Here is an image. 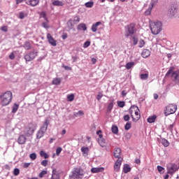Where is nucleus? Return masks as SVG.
I'll use <instances>...</instances> for the list:
<instances>
[{"label": "nucleus", "instance_id": "nucleus-35", "mask_svg": "<svg viewBox=\"0 0 179 179\" xmlns=\"http://www.w3.org/2000/svg\"><path fill=\"white\" fill-rule=\"evenodd\" d=\"M94 5V2L93 1H89L85 3V6L86 8H93Z\"/></svg>", "mask_w": 179, "mask_h": 179}, {"label": "nucleus", "instance_id": "nucleus-48", "mask_svg": "<svg viewBox=\"0 0 179 179\" xmlns=\"http://www.w3.org/2000/svg\"><path fill=\"white\" fill-rule=\"evenodd\" d=\"M45 174H47V171H42L39 175H38V177L40 178H43V177H44L45 176Z\"/></svg>", "mask_w": 179, "mask_h": 179}, {"label": "nucleus", "instance_id": "nucleus-51", "mask_svg": "<svg viewBox=\"0 0 179 179\" xmlns=\"http://www.w3.org/2000/svg\"><path fill=\"white\" fill-rule=\"evenodd\" d=\"M152 9L150 7H148V9L145 12V16H149L150 13H152Z\"/></svg>", "mask_w": 179, "mask_h": 179}, {"label": "nucleus", "instance_id": "nucleus-19", "mask_svg": "<svg viewBox=\"0 0 179 179\" xmlns=\"http://www.w3.org/2000/svg\"><path fill=\"white\" fill-rule=\"evenodd\" d=\"M171 76H172L173 80L179 81V72L178 71L173 72Z\"/></svg>", "mask_w": 179, "mask_h": 179}, {"label": "nucleus", "instance_id": "nucleus-26", "mask_svg": "<svg viewBox=\"0 0 179 179\" xmlns=\"http://www.w3.org/2000/svg\"><path fill=\"white\" fill-rule=\"evenodd\" d=\"M53 6H64V3L59 0H55L52 2Z\"/></svg>", "mask_w": 179, "mask_h": 179}, {"label": "nucleus", "instance_id": "nucleus-46", "mask_svg": "<svg viewBox=\"0 0 179 179\" xmlns=\"http://www.w3.org/2000/svg\"><path fill=\"white\" fill-rule=\"evenodd\" d=\"M41 166H43V167H47L48 164V160L44 159L41 162Z\"/></svg>", "mask_w": 179, "mask_h": 179}, {"label": "nucleus", "instance_id": "nucleus-2", "mask_svg": "<svg viewBox=\"0 0 179 179\" xmlns=\"http://www.w3.org/2000/svg\"><path fill=\"white\" fill-rule=\"evenodd\" d=\"M129 113L134 122H136L141 120V113L138 106H131L129 110Z\"/></svg>", "mask_w": 179, "mask_h": 179}, {"label": "nucleus", "instance_id": "nucleus-36", "mask_svg": "<svg viewBox=\"0 0 179 179\" xmlns=\"http://www.w3.org/2000/svg\"><path fill=\"white\" fill-rule=\"evenodd\" d=\"M17 110H19V104L14 103V105L13 106L12 113H16V111H17Z\"/></svg>", "mask_w": 179, "mask_h": 179}, {"label": "nucleus", "instance_id": "nucleus-30", "mask_svg": "<svg viewBox=\"0 0 179 179\" xmlns=\"http://www.w3.org/2000/svg\"><path fill=\"white\" fill-rule=\"evenodd\" d=\"M158 0H151L149 7L153 9L155 5H157Z\"/></svg>", "mask_w": 179, "mask_h": 179}, {"label": "nucleus", "instance_id": "nucleus-31", "mask_svg": "<svg viewBox=\"0 0 179 179\" xmlns=\"http://www.w3.org/2000/svg\"><path fill=\"white\" fill-rule=\"evenodd\" d=\"M161 142L163 146H164L165 148H167V146H169L170 145V143H169V141H167L165 138H163Z\"/></svg>", "mask_w": 179, "mask_h": 179}, {"label": "nucleus", "instance_id": "nucleus-57", "mask_svg": "<svg viewBox=\"0 0 179 179\" xmlns=\"http://www.w3.org/2000/svg\"><path fill=\"white\" fill-rule=\"evenodd\" d=\"M0 29L1 30V31H8V26H2Z\"/></svg>", "mask_w": 179, "mask_h": 179}, {"label": "nucleus", "instance_id": "nucleus-40", "mask_svg": "<svg viewBox=\"0 0 179 179\" xmlns=\"http://www.w3.org/2000/svg\"><path fill=\"white\" fill-rule=\"evenodd\" d=\"M134 65H135V63L134 62H129L126 64V69H131V68H132Z\"/></svg>", "mask_w": 179, "mask_h": 179}, {"label": "nucleus", "instance_id": "nucleus-6", "mask_svg": "<svg viewBox=\"0 0 179 179\" xmlns=\"http://www.w3.org/2000/svg\"><path fill=\"white\" fill-rule=\"evenodd\" d=\"M176 111H177V106L173 104H169L165 108L164 115H166V117H167V115H170L171 114H174Z\"/></svg>", "mask_w": 179, "mask_h": 179}, {"label": "nucleus", "instance_id": "nucleus-4", "mask_svg": "<svg viewBox=\"0 0 179 179\" xmlns=\"http://www.w3.org/2000/svg\"><path fill=\"white\" fill-rule=\"evenodd\" d=\"M71 177L73 179H83L85 177V171L82 168H75Z\"/></svg>", "mask_w": 179, "mask_h": 179}, {"label": "nucleus", "instance_id": "nucleus-58", "mask_svg": "<svg viewBox=\"0 0 179 179\" xmlns=\"http://www.w3.org/2000/svg\"><path fill=\"white\" fill-rule=\"evenodd\" d=\"M133 43L134 45H136V44H138V38H136V36H133Z\"/></svg>", "mask_w": 179, "mask_h": 179}, {"label": "nucleus", "instance_id": "nucleus-52", "mask_svg": "<svg viewBox=\"0 0 179 179\" xmlns=\"http://www.w3.org/2000/svg\"><path fill=\"white\" fill-rule=\"evenodd\" d=\"M20 174V170L19 169H15L13 171L14 176H19Z\"/></svg>", "mask_w": 179, "mask_h": 179}, {"label": "nucleus", "instance_id": "nucleus-64", "mask_svg": "<svg viewBox=\"0 0 179 179\" xmlns=\"http://www.w3.org/2000/svg\"><path fill=\"white\" fill-rule=\"evenodd\" d=\"M9 58L10 59H13L15 58V53H13V52H12L10 55H9Z\"/></svg>", "mask_w": 179, "mask_h": 179}, {"label": "nucleus", "instance_id": "nucleus-16", "mask_svg": "<svg viewBox=\"0 0 179 179\" xmlns=\"http://www.w3.org/2000/svg\"><path fill=\"white\" fill-rule=\"evenodd\" d=\"M100 24H101V22H97L95 24H92V26L91 27L92 31H93V33H96V31H97V29H98L99 26H100Z\"/></svg>", "mask_w": 179, "mask_h": 179}, {"label": "nucleus", "instance_id": "nucleus-56", "mask_svg": "<svg viewBox=\"0 0 179 179\" xmlns=\"http://www.w3.org/2000/svg\"><path fill=\"white\" fill-rule=\"evenodd\" d=\"M143 45H145V41H143V39H141L139 41V47H140V48H142V47H143Z\"/></svg>", "mask_w": 179, "mask_h": 179}, {"label": "nucleus", "instance_id": "nucleus-60", "mask_svg": "<svg viewBox=\"0 0 179 179\" xmlns=\"http://www.w3.org/2000/svg\"><path fill=\"white\" fill-rule=\"evenodd\" d=\"M90 45V41H86L83 47L84 48H87V47H89Z\"/></svg>", "mask_w": 179, "mask_h": 179}, {"label": "nucleus", "instance_id": "nucleus-59", "mask_svg": "<svg viewBox=\"0 0 179 179\" xmlns=\"http://www.w3.org/2000/svg\"><path fill=\"white\" fill-rule=\"evenodd\" d=\"M42 128H46V130L48 128V120H46L45 122H44L43 126L42 127Z\"/></svg>", "mask_w": 179, "mask_h": 179}, {"label": "nucleus", "instance_id": "nucleus-62", "mask_svg": "<svg viewBox=\"0 0 179 179\" xmlns=\"http://www.w3.org/2000/svg\"><path fill=\"white\" fill-rule=\"evenodd\" d=\"M63 68L66 70V71H72V67H69L68 66H63Z\"/></svg>", "mask_w": 179, "mask_h": 179}, {"label": "nucleus", "instance_id": "nucleus-5", "mask_svg": "<svg viewBox=\"0 0 179 179\" xmlns=\"http://www.w3.org/2000/svg\"><path fill=\"white\" fill-rule=\"evenodd\" d=\"M126 37H129V36H134L136 33V24L135 23H131L125 27Z\"/></svg>", "mask_w": 179, "mask_h": 179}, {"label": "nucleus", "instance_id": "nucleus-18", "mask_svg": "<svg viewBox=\"0 0 179 179\" xmlns=\"http://www.w3.org/2000/svg\"><path fill=\"white\" fill-rule=\"evenodd\" d=\"M17 141L20 145H24L26 143V137L24 135H21L18 138Z\"/></svg>", "mask_w": 179, "mask_h": 179}, {"label": "nucleus", "instance_id": "nucleus-10", "mask_svg": "<svg viewBox=\"0 0 179 179\" xmlns=\"http://www.w3.org/2000/svg\"><path fill=\"white\" fill-rule=\"evenodd\" d=\"M25 3L29 5V6H37L40 3V0H24Z\"/></svg>", "mask_w": 179, "mask_h": 179}, {"label": "nucleus", "instance_id": "nucleus-44", "mask_svg": "<svg viewBox=\"0 0 179 179\" xmlns=\"http://www.w3.org/2000/svg\"><path fill=\"white\" fill-rule=\"evenodd\" d=\"M131 127H132L131 122H127L124 126V129H126V131H128L129 129H131Z\"/></svg>", "mask_w": 179, "mask_h": 179}, {"label": "nucleus", "instance_id": "nucleus-13", "mask_svg": "<svg viewBox=\"0 0 179 179\" xmlns=\"http://www.w3.org/2000/svg\"><path fill=\"white\" fill-rule=\"evenodd\" d=\"M122 164V158L117 159V160L116 161L114 165L115 171H120V169Z\"/></svg>", "mask_w": 179, "mask_h": 179}, {"label": "nucleus", "instance_id": "nucleus-37", "mask_svg": "<svg viewBox=\"0 0 179 179\" xmlns=\"http://www.w3.org/2000/svg\"><path fill=\"white\" fill-rule=\"evenodd\" d=\"M74 24H75V22L72 20H69L67 22V26L68 27H69V29H72Z\"/></svg>", "mask_w": 179, "mask_h": 179}, {"label": "nucleus", "instance_id": "nucleus-50", "mask_svg": "<svg viewBox=\"0 0 179 179\" xmlns=\"http://www.w3.org/2000/svg\"><path fill=\"white\" fill-rule=\"evenodd\" d=\"M61 152H62V148L58 147L56 150L57 156H59V155L61 154Z\"/></svg>", "mask_w": 179, "mask_h": 179}, {"label": "nucleus", "instance_id": "nucleus-25", "mask_svg": "<svg viewBox=\"0 0 179 179\" xmlns=\"http://www.w3.org/2000/svg\"><path fill=\"white\" fill-rule=\"evenodd\" d=\"M156 118H157L156 115H153L152 116L148 117L147 121L148 122H149V124H152V122H155V121H156Z\"/></svg>", "mask_w": 179, "mask_h": 179}, {"label": "nucleus", "instance_id": "nucleus-38", "mask_svg": "<svg viewBox=\"0 0 179 179\" xmlns=\"http://www.w3.org/2000/svg\"><path fill=\"white\" fill-rule=\"evenodd\" d=\"M23 47L25 50H30L31 45L29 42H25Z\"/></svg>", "mask_w": 179, "mask_h": 179}, {"label": "nucleus", "instance_id": "nucleus-28", "mask_svg": "<svg viewBox=\"0 0 179 179\" xmlns=\"http://www.w3.org/2000/svg\"><path fill=\"white\" fill-rule=\"evenodd\" d=\"M171 15H176L177 13V6H172L169 10Z\"/></svg>", "mask_w": 179, "mask_h": 179}, {"label": "nucleus", "instance_id": "nucleus-42", "mask_svg": "<svg viewBox=\"0 0 179 179\" xmlns=\"http://www.w3.org/2000/svg\"><path fill=\"white\" fill-rule=\"evenodd\" d=\"M140 78L143 80H146V79H148V78H149V74H148V73L141 74Z\"/></svg>", "mask_w": 179, "mask_h": 179}, {"label": "nucleus", "instance_id": "nucleus-17", "mask_svg": "<svg viewBox=\"0 0 179 179\" xmlns=\"http://www.w3.org/2000/svg\"><path fill=\"white\" fill-rule=\"evenodd\" d=\"M143 58H148L150 56V50L148 49H144L141 53Z\"/></svg>", "mask_w": 179, "mask_h": 179}, {"label": "nucleus", "instance_id": "nucleus-27", "mask_svg": "<svg viewBox=\"0 0 179 179\" xmlns=\"http://www.w3.org/2000/svg\"><path fill=\"white\" fill-rule=\"evenodd\" d=\"M123 171L125 174H127V173H129V171H131V167L129 166V165L124 164L123 167Z\"/></svg>", "mask_w": 179, "mask_h": 179}, {"label": "nucleus", "instance_id": "nucleus-43", "mask_svg": "<svg viewBox=\"0 0 179 179\" xmlns=\"http://www.w3.org/2000/svg\"><path fill=\"white\" fill-rule=\"evenodd\" d=\"M111 129L113 134H118V127L117 126H113Z\"/></svg>", "mask_w": 179, "mask_h": 179}, {"label": "nucleus", "instance_id": "nucleus-41", "mask_svg": "<svg viewBox=\"0 0 179 179\" xmlns=\"http://www.w3.org/2000/svg\"><path fill=\"white\" fill-rule=\"evenodd\" d=\"M114 107V103L113 102H110L108 105V112L111 113V110H113Z\"/></svg>", "mask_w": 179, "mask_h": 179}, {"label": "nucleus", "instance_id": "nucleus-14", "mask_svg": "<svg viewBox=\"0 0 179 179\" xmlns=\"http://www.w3.org/2000/svg\"><path fill=\"white\" fill-rule=\"evenodd\" d=\"M113 156L116 159H121V157H120L121 156V149L115 148L113 150Z\"/></svg>", "mask_w": 179, "mask_h": 179}, {"label": "nucleus", "instance_id": "nucleus-15", "mask_svg": "<svg viewBox=\"0 0 179 179\" xmlns=\"http://www.w3.org/2000/svg\"><path fill=\"white\" fill-rule=\"evenodd\" d=\"M98 142L102 148H104V145H106V139L103 138L102 134H99V138H98Z\"/></svg>", "mask_w": 179, "mask_h": 179}, {"label": "nucleus", "instance_id": "nucleus-32", "mask_svg": "<svg viewBox=\"0 0 179 179\" xmlns=\"http://www.w3.org/2000/svg\"><path fill=\"white\" fill-rule=\"evenodd\" d=\"M49 23L50 21H48V19L47 20H45V22L42 23L43 27H44V29H48L50 27Z\"/></svg>", "mask_w": 179, "mask_h": 179}, {"label": "nucleus", "instance_id": "nucleus-23", "mask_svg": "<svg viewBox=\"0 0 179 179\" xmlns=\"http://www.w3.org/2000/svg\"><path fill=\"white\" fill-rule=\"evenodd\" d=\"M78 30H83V31H86L87 30V27H86L85 24L81 23L78 25Z\"/></svg>", "mask_w": 179, "mask_h": 179}, {"label": "nucleus", "instance_id": "nucleus-1", "mask_svg": "<svg viewBox=\"0 0 179 179\" xmlns=\"http://www.w3.org/2000/svg\"><path fill=\"white\" fill-rule=\"evenodd\" d=\"M0 97L1 99V104L3 107H5L6 106H9V104L12 103V99H13V95L12 94V92L7 91Z\"/></svg>", "mask_w": 179, "mask_h": 179}, {"label": "nucleus", "instance_id": "nucleus-7", "mask_svg": "<svg viewBox=\"0 0 179 179\" xmlns=\"http://www.w3.org/2000/svg\"><path fill=\"white\" fill-rule=\"evenodd\" d=\"M168 174H174L176 171H178V166L176 164L169 163L166 167Z\"/></svg>", "mask_w": 179, "mask_h": 179}, {"label": "nucleus", "instance_id": "nucleus-39", "mask_svg": "<svg viewBox=\"0 0 179 179\" xmlns=\"http://www.w3.org/2000/svg\"><path fill=\"white\" fill-rule=\"evenodd\" d=\"M117 106L120 107V108L125 107V101H119L117 102Z\"/></svg>", "mask_w": 179, "mask_h": 179}, {"label": "nucleus", "instance_id": "nucleus-29", "mask_svg": "<svg viewBox=\"0 0 179 179\" xmlns=\"http://www.w3.org/2000/svg\"><path fill=\"white\" fill-rule=\"evenodd\" d=\"M40 156L41 157H44V159H48V157H50V155H48V154H47V152H44L43 150L40 152Z\"/></svg>", "mask_w": 179, "mask_h": 179}, {"label": "nucleus", "instance_id": "nucleus-45", "mask_svg": "<svg viewBox=\"0 0 179 179\" xmlns=\"http://www.w3.org/2000/svg\"><path fill=\"white\" fill-rule=\"evenodd\" d=\"M29 157L31 160H36L37 159V155L36 153H31L29 155Z\"/></svg>", "mask_w": 179, "mask_h": 179}, {"label": "nucleus", "instance_id": "nucleus-9", "mask_svg": "<svg viewBox=\"0 0 179 179\" xmlns=\"http://www.w3.org/2000/svg\"><path fill=\"white\" fill-rule=\"evenodd\" d=\"M36 131V126L33 123H29L28 126L26 127V135H33Z\"/></svg>", "mask_w": 179, "mask_h": 179}, {"label": "nucleus", "instance_id": "nucleus-21", "mask_svg": "<svg viewBox=\"0 0 179 179\" xmlns=\"http://www.w3.org/2000/svg\"><path fill=\"white\" fill-rule=\"evenodd\" d=\"M81 152L83 156L86 157L89 155V148L88 147H83L81 148Z\"/></svg>", "mask_w": 179, "mask_h": 179}, {"label": "nucleus", "instance_id": "nucleus-34", "mask_svg": "<svg viewBox=\"0 0 179 179\" xmlns=\"http://www.w3.org/2000/svg\"><path fill=\"white\" fill-rule=\"evenodd\" d=\"M68 101H73L75 100V95L73 94L67 95Z\"/></svg>", "mask_w": 179, "mask_h": 179}, {"label": "nucleus", "instance_id": "nucleus-33", "mask_svg": "<svg viewBox=\"0 0 179 179\" xmlns=\"http://www.w3.org/2000/svg\"><path fill=\"white\" fill-rule=\"evenodd\" d=\"M82 115H85L83 110H79L78 112L73 114V117H82Z\"/></svg>", "mask_w": 179, "mask_h": 179}, {"label": "nucleus", "instance_id": "nucleus-3", "mask_svg": "<svg viewBox=\"0 0 179 179\" xmlns=\"http://www.w3.org/2000/svg\"><path fill=\"white\" fill-rule=\"evenodd\" d=\"M150 27L152 34L155 36L159 34L162 31V22H151Z\"/></svg>", "mask_w": 179, "mask_h": 179}, {"label": "nucleus", "instance_id": "nucleus-47", "mask_svg": "<svg viewBox=\"0 0 179 179\" xmlns=\"http://www.w3.org/2000/svg\"><path fill=\"white\" fill-rule=\"evenodd\" d=\"M40 17H43L45 20H47L48 18H47V15L45 14V12H41L40 13Z\"/></svg>", "mask_w": 179, "mask_h": 179}, {"label": "nucleus", "instance_id": "nucleus-63", "mask_svg": "<svg viewBox=\"0 0 179 179\" xmlns=\"http://www.w3.org/2000/svg\"><path fill=\"white\" fill-rule=\"evenodd\" d=\"M124 120L125 121H129V120H130L129 115H124Z\"/></svg>", "mask_w": 179, "mask_h": 179}, {"label": "nucleus", "instance_id": "nucleus-61", "mask_svg": "<svg viewBox=\"0 0 179 179\" xmlns=\"http://www.w3.org/2000/svg\"><path fill=\"white\" fill-rule=\"evenodd\" d=\"M157 170L159 173H162V171H163L164 170V169L163 168V166H157Z\"/></svg>", "mask_w": 179, "mask_h": 179}, {"label": "nucleus", "instance_id": "nucleus-54", "mask_svg": "<svg viewBox=\"0 0 179 179\" xmlns=\"http://www.w3.org/2000/svg\"><path fill=\"white\" fill-rule=\"evenodd\" d=\"M101 97H103V93L101 92H99L96 96V99L98 101L101 100Z\"/></svg>", "mask_w": 179, "mask_h": 179}, {"label": "nucleus", "instance_id": "nucleus-11", "mask_svg": "<svg viewBox=\"0 0 179 179\" xmlns=\"http://www.w3.org/2000/svg\"><path fill=\"white\" fill-rule=\"evenodd\" d=\"M47 131V127H41V129L37 132L36 138L37 139H41L43 136H44V134H45Z\"/></svg>", "mask_w": 179, "mask_h": 179}, {"label": "nucleus", "instance_id": "nucleus-24", "mask_svg": "<svg viewBox=\"0 0 179 179\" xmlns=\"http://www.w3.org/2000/svg\"><path fill=\"white\" fill-rule=\"evenodd\" d=\"M62 80L59 78H56L52 80V85H56V86H58L59 85H61Z\"/></svg>", "mask_w": 179, "mask_h": 179}, {"label": "nucleus", "instance_id": "nucleus-22", "mask_svg": "<svg viewBox=\"0 0 179 179\" xmlns=\"http://www.w3.org/2000/svg\"><path fill=\"white\" fill-rule=\"evenodd\" d=\"M91 171L92 173H101L103 171H104V168L103 167H99V168H92L91 169Z\"/></svg>", "mask_w": 179, "mask_h": 179}, {"label": "nucleus", "instance_id": "nucleus-8", "mask_svg": "<svg viewBox=\"0 0 179 179\" xmlns=\"http://www.w3.org/2000/svg\"><path fill=\"white\" fill-rule=\"evenodd\" d=\"M37 57V53L36 51H32L28 54H27L24 58L25 59V61H27V62H30V61H33V59H34V58H36Z\"/></svg>", "mask_w": 179, "mask_h": 179}, {"label": "nucleus", "instance_id": "nucleus-49", "mask_svg": "<svg viewBox=\"0 0 179 179\" xmlns=\"http://www.w3.org/2000/svg\"><path fill=\"white\" fill-rule=\"evenodd\" d=\"M73 22L75 23H79L80 22V17L79 16L74 17Z\"/></svg>", "mask_w": 179, "mask_h": 179}, {"label": "nucleus", "instance_id": "nucleus-20", "mask_svg": "<svg viewBox=\"0 0 179 179\" xmlns=\"http://www.w3.org/2000/svg\"><path fill=\"white\" fill-rule=\"evenodd\" d=\"M52 179H59V173L57 172V169L52 170Z\"/></svg>", "mask_w": 179, "mask_h": 179}, {"label": "nucleus", "instance_id": "nucleus-55", "mask_svg": "<svg viewBox=\"0 0 179 179\" xmlns=\"http://www.w3.org/2000/svg\"><path fill=\"white\" fill-rule=\"evenodd\" d=\"M19 17H20V19H23L24 17H27V15L26 14H24V13L21 12V13H20V14H19Z\"/></svg>", "mask_w": 179, "mask_h": 179}, {"label": "nucleus", "instance_id": "nucleus-53", "mask_svg": "<svg viewBox=\"0 0 179 179\" xmlns=\"http://www.w3.org/2000/svg\"><path fill=\"white\" fill-rule=\"evenodd\" d=\"M173 71H174V67H171L169 70L167 71L166 76H169V75H171V73H173Z\"/></svg>", "mask_w": 179, "mask_h": 179}, {"label": "nucleus", "instance_id": "nucleus-12", "mask_svg": "<svg viewBox=\"0 0 179 179\" xmlns=\"http://www.w3.org/2000/svg\"><path fill=\"white\" fill-rule=\"evenodd\" d=\"M47 38H48L49 44H50L53 47L57 46V41H55V39H54V38L52 37V36H51L50 34H47Z\"/></svg>", "mask_w": 179, "mask_h": 179}]
</instances>
